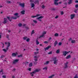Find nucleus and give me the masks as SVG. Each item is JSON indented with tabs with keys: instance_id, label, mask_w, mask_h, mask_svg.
I'll return each instance as SVG.
<instances>
[{
	"instance_id": "f257e3e1",
	"label": "nucleus",
	"mask_w": 78,
	"mask_h": 78,
	"mask_svg": "<svg viewBox=\"0 0 78 78\" xmlns=\"http://www.w3.org/2000/svg\"><path fill=\"white\" fill-rule=\"evenodd\" d=\"M41 69H36L34 71L30 72V75H31L32 76H33L34 75L33 74L36 73V72H40V71H41Z\"/></svg>"
},
{
	"instance_id": "f03ea898",
	"label": "nucleus",
	"mask_w": 78,
	"mask_h": 78,
	"mask_svg": "<svg viewBox=\"0 0 78 78\" xmlns=\"http://www.w3.org/2000/svg\"><path fill=\"white\" fill-rule=\"evenodd\" d=\"M57 59V58L56 57H55L53 58V61H54L53 63L54 64L56 65L57 63H58V60L56 59Z\"/></svg>"
},
{
	"instance_id": "7ed1b4c3",
	"label": "nucleus",
	"mask_w": 78,
	"mask_h": 78,
	"mask_svg": "<svg viewBox=\"0 0 78 78\" xmlns=\"http://www.w3.org/2000/svg\"><path fill=\"white\" fill-rule=\"evenodd\" d=\"M19 61V59L14 60L13 62V64H16Z\"/></svg>"
},
{
	"instance_id": "20e7f679",
	"label": "nucleus",
	"mask_w": 78,
	"mask_h": 78,
	"mask_svg": "<svg viewBox=\"0 0 78 78\" xmlns=\"http://www.w3.org/2000/svg\"><path fill=\"white\" fill-rule=\"evenodd\" d=\"M4 20L3 21V23L5 24L6 23L8 22V20H7V18H4Z\"/></svg>"
},
{
	"instance_id": "39448f33",
	"label": "nucleus",
	"mask_w": 78,
	"mask_h": 78,
	"mask_svg": "<svg viewBox=\"0 0 78 78\" xmlns=\"http://www.w3.org/2000/svg\"><path fill=\"white\" fill-rule=\"evenodd\" d=\"M63 55H64V56H66V55H67V54L68 53V52L66 51H63L62 52Z\"/></svg>"
},
{
	"instance_id": "423d86ee",
	"label": "nucleus",
	"mask_w": 78,
	"mask_h": 78,
	"mask_svg": "<svg viewBox=\"0 0 78 78\" xmlns=\"http://www.w3.org/2000/svg\"><path fill=\"white\" fill-rule=\"evenodd\" d=\"M75 14H72L70 15L71 19H73V18L75 17Z\"/></svg>"
},
{
	"instance_id": "0eeeda50",
	"label": "nucleus",
	"mask_w": 78,
	"mask_h": 78,
	"mask_svg": "<svg viewBox=\"0 0 78 78\" xmlns=\"http://www.w3.org/2000/svg\"><path fill=\"white\" fill-rule=\"evenodd\" d=\"M19 5H20V6H21V7H22V8H24V7H25V4L24 3H20L19 4Z\"/></svg>"
},
{
	"instance_id": "6e6552de",
	"label": "nucleus",
	"mask_w": 78,
	"mask_h": 78,
	"mask_svg": "<svg viewBox=\"0 0 78 78\" xmlns=\"http://www.w3.org/2000/svg\"><path fill=\"white\" fill-rule=\"evenodd\" d=\"M50 47H51V46H48L47 47H46L44 48V50L45 51H46V50H48L49 49V48H50Z\"/></svg>"
},
{
	"instance_id": "1a4fd4ad",
	"label": "nucleus",
	"mask_w": 78,
	"mask_h": 78,
	"mask_svg": "<svg viewBox=\"0 0 78 78\" xmlns=\"http://www.w3.org/2000/svg\"><path fill=\"white\" fill-rule=\"evenodd\" d=\"M34 58L35 59H34V60L35 61H38V60L37 59H38V57H37L36 56H35L34 57Z\"/></svg>"
},
{
	"instance_id": "9d476101",
	"label": "nucleus",
	"mask_w": 78,
	"mask_h": 78,
	"mask_svg": "<svg viewBox=\"0 0 78 78\" xmlns=\"http://www.w3.org/2000/svg\"><path fill=\"white\" fill-rule=\"evenodd\" d=\"M19 13H16L14 14V15L15 16H16L17 18H19V16H18Z\"/></svg>"
},
{
	"instance_id": "9b49d317",
	"label": "nucleus",
	"mask_w": 78,
	"mask_h": 78,
	"mask_svg": "<svg viewBox=\"0 0 78 78\" xmlns=\"http://www.w3.org/2000/svg\"><path fill=\"white\" fill-rule=\"evenodd\" d=\"M67 64H68V62H66L65 64V66L64 67L65 69H66V68H68V66H67Z\"/></svg>"
},
{
	"instance_id": "f8f14e48",
	"label": "nucleus",
	"mask_w": 78,
	"mask_h": 78,
	"mask_svg": "<svg viewBox=\"0 0 78 78\" xmlns=\"http://www.w3.org/2000/svg\"><path fill=\"white\" fill-rule=\"evenodd\" d=\"M58 41H55V42L54 43V47H56V45H57V44H58Z\"/></svg>"
},
{
	"instance_id": "ddd939ff",
	"label": "nucleus",
	"mask_w": 78,
	"mask_h": 78,
	"mask_svg": "<svg viewBox=\"0 0 78 78\" xmlns=\"http://www.w3.org/2000/svg\"><path fill=\"white\" fill-rule=\"evenodd\" d=\"M16 55H17V54H16L15 53H13L12 55V56L13 57L16 56Z\"/></svg>"
},
{
	"instance_id": "4468645a",
	"label": "nucleus",
	"mask_w": 78,
	"mask_h": 78,
	"mask_svg": "<svg viewBox=\"0 0 78 78\" xmlns=\"http://www.w3.org/2000/svg\"><path fill=\"white\" fill-rule=\"evenodd\" d=\"M71 58V55H69L66 58V59H69Z\"/></svg>"
},
{
	"instance_id": "2eb2a0df",
	"label": "nucleus",
	"mask_w": 78,
	"mask_h": 78,
	"mask_svg": "<svg viewBox=\"0 0 78 78\" xmlns=\"http://www.w3.org/2000/svg\"><path fill=\"white\" fill-rule=\"evenodd\" d=\"M25 11L23 10L21 12V13L23 15L25 14Z\"/></svg>"
},
{
	"instance_id": "dca6fc26",
	"label": "nucleus",
	"mask_w": 78,
	"mask_h": 78,
	"mask_svg": "<svg viewBox=\"0 0 78 78\" xmlns=\"http://www.w3.org/2000/svg\"><path fill=\"white\" fill-rule=\"evenodd\" d=\"M72 0H70L69 1V2H68V4L69 5H70L72 3Z\"/></svg>"
},
{
	"instance_id": "f3484780",
	"label": "nucleus",
	"mask_w": 78,
	"mask_h": 78,
	"mask_svg": "<svg viewBox=\"0 0 78 78\" xmlns=\"http://www.w3.org/2000/svg\"><path fill=\"white\" fill-rule=\"evenodd\" d=\"M34 3L35 4H36V3H37L38 5H39V1L37 0H36L35 2H34Z\"/></svg>"
},
{
	"instance_id": "a211bd4d",
	"label": "nucleus",
	"mask_w": 78,
	"mask_h": 78,
	"mask_svg": "<svg viewBox=\"0 0 78 78\" xmlns=\"http://www.w3.org/2000/svg\"><path fill=\"white\" fill-rule=\"evenodd\" d=\"M54 76H55V75H53L49 76L48 78H53Z\"/></svg>"
},
{
	"instance_id": "6ab92c4d",
	"label": "nucleus",
	"mask_w": 78,
	"mask_h": 78,
	"mask_svg": "<svg viewBox=\"0 0 78 78\" xmlns=\"http://www.w3.org/2000/svg\"><path fill=\"white\" fill-rule=\"evenodd\" d=\"M31 8H33L35 6V5L34 3H31Z\"/></svg>"
},
{
	"instance_id": "aec40b11",
	"label": "nucleus",
	"mask_w": 78,
	"mask_h": 78,
	"mask_svg": "<svg viewBox=\"0 0 78 78\" xmlns=\"http://www.w3.org/2000/svg\"><path fill=\"white\" fill-rule=\"evenodd\" d=\"M17 19V17H11V19H14V20H16V19Z\"/></svg>"
},
{
	"instance_id": "412c9836",
	"label": "nucleus",
	"mask_w": 78,
	"mask_h": 78,
	"mask_svg": "<svg viewBox=\"0 0 78 78\" xmlns=\"http://www.w3.org/2000/svg\"><path fill=\"white\" fill-rule=\"evenodd\" d=\"M36 43L37 45H39V41H38V39L36 40Z\"/></svg>"
},
{
	"instance_id": "4be33fe9",
	"label": "nucleus",
	"mask_w": 78,
	"mask_h": 78,
	"mask_svg": "<svg viewBox=\"0 0 78 78\" xmlns=\"http://www.w3.org/2000/svg\"><path fill=\"white\" fill-rule=\"evenodd\" d=\"M42 18H44V16H41L38 18H37V19H42Z\"/></svg>"
},
{
	"instance_id": "5701e85b",
	"label": "nucleus",
	"mask_w": 78,
	"mask_h": 78,
	"mask_svg": "<svg viewBox=\"0 0 78 78\" xmlns=\"http://www.w3.org/2000/svg\"><path fill=\"white\" fill-rule=\"evenodd\" d=\"M49 62H50L48 61L44 63V65H47V64H49Z\"/></svg>"
},
{
	"instance_id": "b1692460",
	"label": "nucleus",
	"mask_w": 78,
	"mask_h": 78,
	"mask_svg": "<svg viewBox=\"0 0 78 78\" xmlns=\"http://www.w3.org/2000/svg\"><path fill=\"white\" fill-rule=\"evenodd\" d=\"M46 33H47V32H46L45 31H44L43 32L42 34L43 35H44V36H45V34H46Z\"/></svg>"
},
{
	"instance_id": "393cba45",
	"label": "nucleus",
	"mask_w": 78,
	"mask_h": 78,
	"mask_svg": "<svg viewBox=\"0 0 78 78\" xmlns=\"http://www.w3.org/2000/svg\"><path fill=\"white\" fill-rule=\"evenodd\" d=\"M34 30H33L32 32H31V36L32 35V34H34V33H35V32H34Z\"/></svg>"
},
{
	"instance_id": "a878e982",
	"label": "nucleus",
	"mask_w": 78,
	"mask_h": 78,
	"mask_svg": "<svg viewBox=\"0 0 78 78\" xmlns=\"http://www.w3.org/2000/svg\"><path fill=\"white\" fill-rule=\"evenodd\" d=\"M54 5H58V3H57V2H54Z\"/></svg>"
},
{
	"instance_id": "bb28decb",
	"label": "nucleus",
	"mask_w": 78,
	"mask_h": 78,
	"mask_svg": "<svg viewBox=\"0 0 78 78\" xmlns=\"http://www.w3.org/2000/svg\"><path fill=\"white\" fill-rule=\"evenodd\" d=\"M45 36L44 35L42 34V35H41L40 37H39V38H41V37H43Z\"/></svg>"
},
{
	"instance_id": "cd10ccee",
	"label": "nucleus",
	"mask_w": 78,
	"mask_h": 78,
	"mask_svg": "<svg viewBox=\"0 0 78 78\" xmlns=\"http://www.w3.org/2000/svg\"><path fill=\"white\" fill-rule=\"evenodd\" d=\"M41 7H42V9H44V8H45V6L44 5H42Z\"/></svg>"
},
{
	"instance_id": "c85d7f7f",
	"label": "nucleus",
	"mask_w": 78,
	"mask_h": 78,
	"mask_svg": "<svg viewBox=\"0 0 78 78\" xmlns=\"http://www.w3.org/2000/svg\"><path fill=\"white\" fill-rule=\"evenodd\" d=\"M29 67H31V66H33V63H32L31 62L29 64Z\"/></svg>"
},
{
	"instance_id": "c756f323",
	"label": "nucleus",
	"mask_w": 78,
	"mask_h": 78,
	"mask_svg": "<svg viewBox=\"0 0 78 78\" xmlns=\"http://www.w3.org/2000/svg\"><path fill=\"white\" fill-rule=\"evenodd\" d=\"M71 43H72V44H74V43H75V40H72L71 41Z\"/></svg>"
},
{
	"instance_id": "7c9ffc66",
	"label": "nucleus",
	"mask_w": 78,
	"mask_h": 78,
	"mask_svg": "<svg viewBox=\"0 0 78 78\" xmlns=\"http://www.w3.org/2000/svg\"><path fill=\"white\" fill-rule=\"evenodd\" d=\"M33 22L35 23H37V21H36V20H33Z\"/></svg>"
},
{
	"instance_id": "2f4dec72",
	"label": "nucleus",
	"mask_w": 78,
	"mask_h": 78,
	"mask_svg": "<svg viewBox=\"0 0 78 78\" xmlns=\"http://www.w3.org/2000/svg\"><path fill=\"white\" fill-rule=\"evenodd\" d=\"M18 58H22V55H18Z\"/></svg>"
},
{
	"instance_id": "473e14b6",
	"label": "nucleus",
	"mask_w": 78,
	"mask_h": 78,
	"mask_svg": "<svg viewBox=\"0 0 78 78\" xmlns=\"http://www.w3.org/2000/svg\"><path fill=\"white\" fill-rule=\"evenodd\" d=\"M7 19L8 20H9L10 22H11V20H10V18H9V17H7Z\"/></svg>"
},
{
	"instance_id": "72a5a7b5",
	"label": "nucleus",
	"mask_w": 78,
	"mask_h": 78,
	"mask_svg": "<svg viewBox=\"0 0 78 78\" xmlns=\"http://www.w3.org/2000/svg\"><path fill=\"white\" fill-rule=\"evenodd\" d=\"M56 53L58 54L59 53V49H58L56 51Z\"/></svg>"
},
{
	"instance_id": "f704fd0d",
	"label": "nucleus",
	"mask_w": 78,
	"mask_h": 78,
	"mask_svg": "<svg viewBox=\"0 0 78 78\" xmlns=\"http://www.w3.org/2000/svg\"><path fill=\"white\" fill-rule=\"evenodd\" d=\"M22 25V24L20 23H19V24H18V26H19L20 27H21Z\"/></svg>"
},
{
	"instance_id": "c9c22d12",
	"label": "nucleus",
	"mask_w": 78,
	"mask_h": 78,
	"mask_svg": "<svg viewBox=\"0 0 78 78\" xmlns=\"http://www.w3.org/2000/svg\"><path fill=\"white\" fill-rule=\"evenodd\" d=\"M78 9H75L74 10V12L76 13H77V11H78Z\"/></svg>"
},
{
	"instance_id": "e433bc0d",
	"label": "nucleus",
	"mask_w": 78,
	"mask_h": 78,
	"mask_svg": "<svg viewBox=\"0 0 78 78\" xmlns=\"http://www.w3.org/2000/svg\"><path fill=\"white\" fill-rule=\"evenodd\" d=\"M42 16V15L40 14H37L36 15V17H38L39 16Z\"/></svg>"
},
{
	"instance_id": "4c0bfd02",
	"label": "nucleus",
	"mask_w": 78,
	"mask_h": 78,
	"mask_svg": "<svg viewBox=\"0 0 78 78\" xmlns=\"http://www.w3.org/2000/svg\"><path fill=\"white\" fill-rule=\"evenodd\" d=\"M58 34L56 33L55 34V36H56V37L58 36Z\"/></svg>"
},
{
	"instance_id": "58836bf2",
	"label": "nucleus",
	"mask_w": 78,
	"mask_h": 78,
	"mask_svg": "<svg viewBox=\"0 0 78 78\" xmlns=\"http://www.w3.org/2000/svg\"><path fill=\"white\" fill-rule=\"evenodd\" d=\"M48 55H51L52 54V51H50L49 53H48Z\"/></svg>"
},
{
	"instance_id": "ea45409f",
	"label": "nucleus",
	"mask_w": 78,
	"mask_h": 78,
	"mask_svg": "<svg viewBox=\"0 0 78 78\" xmlns=\"http://www.w3.org/2000/svg\"><path fill=\"white\" fill-rule=\"evenodd\" d=\"M31 18H34L35 17H36V16H31Z\"/></svg>"
},
{
	"instance_id": "a19ab883",
	"label": "nucleus",
	"mask_w": 78,
	"mask_h": 78,
	"mask_svg": "<svg viewBox=\"0 0 78 78\" xmlns=\"http://www.w3.org/2000/svg\"><path fill=\"white\" fill-rule=\"evenodd\" d=\"M74 78H78V75H77V74H76L75 75V76L74 77Z\"/></svg>"
},
{
	"instance_id": "79ce46f5",
	"label": "nucleus",
	"mask_w": 78,
	"mask_h": 78,
	"mask_svg": "<svg viewBox=\"0 0 78 78\" xmlns=\"http://www.w3.org/2000/svg\"><path fill=\"white\" fill-rule=\"evenodd\" d=\"M26 39H27V37H25L23 38V39H24V40H26Z\"/></svg>"
},
{
	"instance_id": "37998d69",
	"label": "nucleus",
	"mask_w": 78,
	"mask_h": 78,
	"mask_svg": "<svg viewBox=\"0 0 78 78\" xmlns=\"http://www.w3.org/2000/svg\"><path fill=\"white\" fill-rule=\"evenodd\" d=\"M44 69H45L46 70H47V67L46 66V67H44V68H43V70H44Z\"/></svg>"
},
{
	"instance_id": "c03bdc74",
	"label": "nucleus",
	"mask_w": 78,
	"mask_h": 78,
	"mask_svg": "<svg viewBox=\"0 0 78 78\" xmlns=\"http://www.w3.org/2000/svg\"><path fill=\"white\" fill-rule=\"evenodd\" d=\"M3 50L4 51H5V52H6V51H6V50L5 49H3Z\"/></svg>"
},
{
	"instance_id": "a18cd8bd",
	"label": "nucleus",
	"mask_w": 78,
	"mask_h": 78,
	"mask_svg": "<svg viewBox=\"0 0 78 78\" xmlns=\"http://www.w3.org/2000/svg\"><path fill=\"white\" fill-rule=\"evenodd\" d=\"M37 63V62L36 61H35L34 62V64H35V65H36Z\"/></svg>"
},
{
	"instance_id": "49530a36",
	"label": "nucleus",
	"mask_w": 78,
	"mask_h": 78,
	"mask_svg": "<svg viewBox=\"0 0 78 78\" xmlns=\"http://www.w3.org/2000/svg\"><path fill=\"white\" fill-rule=\"evenodd\" d=\"M26 41H27V42H29V41H30V38H28L27 39Z\"/></svg>"
},
{
	"instance_id": "de8ad7c7",
	"label": "nucleus",
	"mask_w": 78,
	"mask_h": 78,
	"mask_svg": "<svg viewBox=\"0 0 78 78\" xmlns=\"http://www.w3.org/2000/svg\"><path fill=\"white\" fill-rule=\"evenodd\" d=\"M61 15H63L64 14V12L63 11L61 12Z\"/></svg>"
},
{
	"instance_id": "09e8293b",
	"label": "nucleus",
	"mask_w": 78,
	"mask_h": 78,
	"mask_svg": "<svg viewBox=\"0 0 78 78\" xmlns=\"http://www.w3.org/2000/svg\"><path fill=\"white\" fill-rule=\"evenodd\" d=\"M37 19H38V20L39 21H40V22H41L42 21V20H41V19H37Z\"/></svg>"
},
{
	"instance_id": "8fccbe9b",
	"label": "nucleus",
	"mask_w": 78,
	"mask_h": 78,
	"mask_svg": "<svg viewBox=\"0 0 78 78\" xmlns=\"http://www.w3.org/2000/svg\"><path fill=\"white\" fill-rule=\"evenodd\" d=\"M1 43H2V45H3V46H2V48H3V47H4L5 44H4L2 42H1Z\"/></svg>"
},
{
	"instance_id": "3c124183",
	"label": "nucleus",
	"mask_w": 78,
	"mask_h": 78,
	"mask_svg": "<svg viewBox=\"0 0 78 78\" xmlns=\"http://www.w3.org/2000/svg\"><path fill=\"white\" fill-rule=\"evenodd\" d=\"M11 3V2L8 1H7V3L9 4V3Z\"/></svg>"
},
{
	"instance_id": "603ef678",
	"label": "nucleus",
	"mask_w": 78,
	"mask_h": 78,
	"mask_svg": "<svg viewBox=\"0 0 78 78\" xmlns=\"http://www.w3.org/2000/svg\"><path fill=\"white\" fill-rule=\"evenodd\" d=\"M75 7L76 8H78V5H75Z\"/></svg>"
},
{
	"instance_id": "864d4df0",
	"label": "nucleus",
	"mask_w": 78,
	"mask_h": 78,
	"mask_svg": "<svg viewBox=\"0 0 78 78\" xmlns=\"http://www.w3.org/2000/svg\"><path fill=\"white\" fill-rule=\"evenodd\" d=\"M44 43L45 44H48V42L46 41H45L44 42Z\"/></svg>"
},
{
	"instance_id": "5fc2aeb1",
	"label": "nucleus",
	"mask_w": 78,
	"mask_h": 78,
	"mask_svg": "<svg viewBox=\"0 0 78 78\" xmlns=\"http://www.w3.org/2000/svg\"><path fill=\"white\" fill-rule=\"evenodd\" d=\"M30 2L33 3V2H34V0H30Z\"/></svg>"
},
{
	"instance_id": "6e6d98bb",
	"label": "nucleus",
	"mask_w": 78,
	"mask_h": 78,
	"mask_svg": "<svg viewBox=\"0 0 78 78\" xmlns=\"http://www.w3.org/2000/svg\"><path fill=\"white\" fill-rule=\"evenodd\" d=\"M0 72H3V69H1L0 71Z\"/></svg>"
},
{
	"instance_id": "4d7b16f0",
	"label": "nucleus",
	"mask_w": 78,
	"mask_h": 78,
	"mask_svg": "<svg viewBox=\"0 0 78 78\" xmlns=\"http://www.w3.org/2000/svg\"><path fill=\"white\" fill-rule=\"evenodd\" d=\"M58 17H59V16H57L55 17V19H58Z\"/></svg>"
},
{
	"instance_id": "13d9d810",
	"label": "nucleus",
	"mask_w": 78,
	"mask_h": 78,
	"mask_svg": "<svg viewBox=\"0 0 78 78\" xmlns=\"http://www.w3.org/2000/svg\"><path fill=\"white\" fill-rule=\"evenodd\" d=\"M34 53L35 55H37V54H38V53H39V52H35Z\"/></svg>"
},
{
	"instance_id": "bf43d9fd",
	"label": "nucleus",
	"mask_w": 78,
	"mask_h": 78,
	"mask_svg": "<svg viewBox=\"0 0 78 78\" xmlns=\"http://www.w3.org/2000/svg\"><path fill=\"white\" fill-rule=\"evenodd\" d=\"M59 45H62V43L59 42L58 44Z\"/></svg>"
},
{
	"instance_id": "052dcab7",
	"label": "nucleus",
	"mask_w": 78,
	"mask_h": 78,
	"mask_svg": "<svg viewBox=\"0 0 78 78\" xmlns=\"http://www.w3.org/2000/svg\"><path fill=\"white\" fill-rule=\"evenodd\" d=\"M8 45H9V46H10V45H11V43H10L8 42Z\"/></svg>"
},
{
	"instance_id": "680f3d73",
	"label": "nucleus",
	"mask_w": 78,
	"mask_h": 78,
	"mask_svg": "<svg viewBox=\"0 0 78 78\" xmlns=\"http://www.w3.org/2000/svg\"><path fill=\"white\" fill-rule=\"evenodd\" d=\"M2 77L4 78H6V76L5 75H3L2 76Z\"/></svg>"
},
{
	"instance_id": "e2e57ef3",
	"label": "nucleus",
	"mask_w": 78,
	"mask_h": 78,
	"mask_svg": "<svg viewBox=\"0 0 78 78\" xmlns=\"http://www.w3.org/2000/svg\"><path fill=\"white\" fill-rule=\"evenodd\" d=\"M3 57H4L3 55H2L1 57V58H3Z\"/></svg>"
},
{
	"instance_id": "0e129e2a",
	"label": "nucleus",
	"mask_w": 78,
	"mask_h": 78,
	"mask_svg": "<svg viewBox=\"0 0 78 78\" xmlns=\"http://www.w3.org/2000/svg\"><path fill=\"white\" fill-rule=\"evenodd\" d=\"M58 1H59V0H55L54 2H58Z\"/></svg>"
},
{
	"instance_id": "69168bd1",
	"label": "nucleus",
	"mask_w": 78,
	"mask_h": 78,
	"mask_svg": "<svg viewBox=\"0 0 78 78\" xmlns=\"http://www.w3.org/2000/svg\"><path fill=\"white\" fill-rule=\"evenodd\" d=\"M49 41H50V40H51V37H50L49 38Z\"/></svg>"
},
{
	"instance_id": "338daca9",
	"label": "nucleus",
	"mask_w": 78,
	"mask_h": 78,
	"mask_svg": "<svg viewBox=\"0 0 78 78\" xmlns=\"http://www.w3.org/2000/svg\"><path fill=\"white\" fill-rule=\"evenodd\" d=\"M28 70H29V71H31V68H29Z\"/></svg>"
},
{
	"instance_id": "774afa93",
	"label": "nucleus",
	"mask_w": 78,
	"mask_h": 78,
	"mask_svg": "<svg viewBox=\"0 0 78 78\" xmlns=\"http://www.w3.org/2000/svg\"><path fill=\"white\" fill-rule=\"evenodd\" d=\"M69 41H71L72 40V38H70L69 39H68Z\"/></svg>"
}]
</instances>
